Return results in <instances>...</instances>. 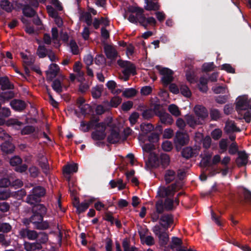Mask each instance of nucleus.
<instances>
[{
	"label": "nucleus",
	"instance_id": "1",
	"mask_svg": "<svg viewBox=\"0 0 251 251\" xmlns=\"http://www.w3.org/2000/svg\"><path fill=\"white\" fill-rule=\"evenodd\" d=\"M129 12L136 13V15L139 16L140 25L143 26L145 29L148 28V25H155L156 21L153 17L146 18L144 14V10L139 7L130 6L128 8Z\"/></svg>",
	"mask_w": 251,
	"mask_h": 251
},
{
	"label": "nucleus",
	"instance_id": "2",
	"mask_svg": "<svg viewBox=\"0 0 251 251\" xmlns=\"http://www.w3.org/2000/svg\"><path fill=\"white\" fill-rule=\"evenodd\" d=\"M44 216L32 213L29 219L24 220V223L28 226L30 223L34 225V228L39 230H45L49 228V223L47 221H43Z\"/></svg>",
	"mask_w": 251,
	"mask_h": 251
},
{
	"label": "nucleus",
	"instance_id": "3",
	"mask_svg": "<svg viewBox=\"0 0 251 251\" xmlns=\"http://www.w3.org/2000/svg\"><path fill=\"white\" fill-rule=\"evenodd\" d=\"M45 194L46 189L43 187H34L32 189L31 193L27 196L26 201L30 204H35L41 201V198L44 197Z\"/></svg>",
	"mask_w": 251,
	"mask_h": 251
},
{
	"label": "nucleus",
	"instance_id": "4",
	"mask_svg": "<svg viewBox=\"0 0 251 251\" xmlns=\"http://www.w3.org/2000/svg\"><path fill=\"white\" fill-rule=\"evenodd\" d=\"M156 67L158 69L160 74L162 75L161 79L162 84L164 87H167L174 80L173 77L174 72L168 68H163L159 69V66Z\"/></svg>",
	"mask_w": 251,
	"mask_h": 251
},
{
	"label": "nucleus",
	"instance_id": "5",
	"mask_svg": "<svg viewBox=\"0 0 251 251\" xmlns=\"http://www.w3.org/2000/svg\"><path fill=\"white\" fill-rule=\"evenodd\" d=\"M117 64L121 68H124L122 71L123 75H136L135 66L131 62L120 59L117 61Z\"/></svg>",
	"mask_w": 251,
	"mask_h": 251
},
{
	"label": "nucleus",
	"instance_id": "6",
	"mask_svg": "<svg viewBox=\"0 0 251 251\" xmlns=\"http://www.w3.org/2000/svg\"><path fill=\"white\" fill-rule=\"evenodd\" d=\"M165 210L166 209L163 201L162 200H158L155 204V209L151 214V221L153 222H157L159 219L160 215L164 214Z\"/></svg>",
	"mask_w": 251,
	"mask_h": 251
},
{
	"label": "nucleus",
	"instance_id": "7",
	"mask_svg": "<svg viewBox=\"0 0 251 251\" xmlns=\"http://www.w3.org/2000/svg\"><path fill=\"white\" fill-rule=\"evenodd\" d=\"M188 141L189 136L187 133L179 131H177L176 133L174 142L177 149L178 148H181L182 146L186 145Z\"/></svg>",
	"mask_w": 251,
	"mask_h": 251
},
{
	"label": "nucleus",
	"instance_id": "8",
	"mask_svg": "<svg viewBox=\"0 0 251 251\" xmlns=\"http://www.w3.org/2000/svg\"><path fill=\"white\" fill-rule=\"evenodd\" d=\"M177 187L176 183L172 184L168 187H160L158 190L157 194L161 198H165L169 196H173Z\"/></svg>",
	"mask_w": 251,
	"mask_h": 251
},
{
	"label": "nucleus",
	"instance_id": "9",
	"mask_svg": "<svg viewBox=\"0 0 251 251\" xmlns=\"http://www.w3.org/2000/svg\"><path fill=\"white\" fill-rule=\"evenodd\" d=\"M160 225L166 230L174 223V216L171 214L165 213L159 216Z\"/></svg>",
	"mask_w": 251,
	"mask_h": 251
},
{
	"label": "nucleus",
	"instance_id": "10",
	"mask_svg": "<svg viewBox=\"0 0 251 251\" xmlns=\"http://www.w3.org/2000/svg\"><path fill=\"white\" fill-rule=\"evenodd\" d=\"M49 70L46 72L47 80L51 81L57 76L59 71V67L57 64L52 63L49 66Z\"/></svg>",
	"mask_w": 251,
	"mask_h": 251
},
{
	"label": "nucleus",
	"instance_id": "11",
	"mask_svg": "<svg viewBox=\"0 0 251 251\" xmlns=\"http://www.w3.org/2000/svg\"><path fill=\"white\" fill-rule=\"evenodd\" d=\"M146 165L150 168L159 167L160 166L159 156L155 153H150Z\"/></svg>",
	"mask_w": 251,
	"mask_h": 251
},
{
	"label": "nucleus",
	"instance_id": "12",
	"mask_svg": "<svg viewBox=\"0 0 251 251\" xmlns=\"http://www.w3.org/2000/svg\"><path fill=\"white\" fill-rule=\"evenodd\" d=\"M10 105L13 110L18 112L23 111L27 105L25 101L19 99L12 100L10 102Z\"/></svg>",
	"mask_w": 251,
	"mask_h": 251
},
{
	"label": "nucleus",
	"instance_id": "13",
	"mask_svg": "<svg viewBox=\"0 0 251 251\" xmlns=\"http://www.w3.org/2000/svg\"><path fill=\"white\" fill-rule=\"evenodd\" d=\"M249 107V100L245 97H240L236 103V110L237 111L245 110Z\"/></svg>",
	"mask_w": 251,
	"mask_h": 251
},
{
	"label": "nucleus",
	"instance_id": "14",
	"mask_svg": "<svg viewBox=\"0 0 251 251\" xmlns=\"http://www.w3.org/2000/svg\"><path fill=\"white\" fill-rule=\"evenodd\" d=\"M26 226V228H22L20 232L21 236L23 238H27L30 240H35L38 237V233L35 230L29 229V227Z\"/></svg>",
	"mask_w": 251,
	"mask_h": 251
},
{
	"label": "nucleus",
	"instance_id": "15",
	"mask_svg": "<svg viewBox=\"0 0 251 251\" xmlns=\"http://www.w3.org/2000/svg\"><path fill=\"white\" fill-rule=\"evenodd\" d=\"M104 51L107 58L111 60H115L118 56V52L115 49L110 45L104 46Z\"/></svg>",
	"mask_w": 251,
	"mask_h": 251
},
{
	"label": "nucleus",
	"instance_id": "16",
	"mask_svg": "<svg viewBox=\"0 0 251 251\" xmlns=\"http://www.w3.org/2000/svg\"><path fill=\"white\" fill-rule=\"evenodd\" d=\"M195 113L199 120H204L208 116V112L207 109L200 105L195 106L194 108Z\"/></svg>",
	"mask_w": 251,
	"mask_h": 251
},
{
	"label": "nucleus",
	"instance_id": "17",
	"mask_svg": "<svg viewBox=\"0 0 251 251\" xmlns=\"http://www.w3.org/2000/svg\"><path fill=\"white\" fill-rule=\"evenodd\" d=\"M1 150L4 154H11L14 153L15 146L9 141H5L0 145Z\"/></svg>",
	"mask_w": 251,
	"mask_h": 251
},
{
	"label": "nucleus",
	"instance_id": "18",
	"mask_svg": "<svg viewBox=\"0 0 251 251\" xmlns=\"http://www.w3.org/2000/svg\"><path fill=\"white\" fill-rule=\"evenodd\" d=\"M19 4L22 8V12L25 16L31 18L36 14L35 10L29 4L23 3Z\"/></svg>",
	"mask_w": 251,
	"mask_h": 251
},
{
	"label": "nucleus",
	"instance_id": "19",
	"mask_svg": "<svg viewBox=\"0 0 251 251\" xmlns=\"http://www.w3.org/2000/svg\"><path fill=\"white\" fill-rule=\"evenodd\" d=\"M239 156L236 160V163L238 167H242L246 165L248 163V156L245 151H238Z\"/></svg>",
	"mask_w": 251,
	"mask_h": 251
},
{
	"label": "nucleus",
	"instance_id": "20",
	"mask_svg": "<svg viewBox=\"0 0 251 251\" xmlns=\"http://www.w3.org/2000/svg\"><path fill=\"white\" fill-rule=\"evenodd\" d=\"M121 138L119 132L116 129H112L110 131V134L107 137V141L108 143L112 144L117 143Z\"/></svg>",
	"mask_w": 251,
	"mask_h": 251
},
{
	"label": "nucleus",
	"instance_id": "21",
	"mask_svg": "<svg viewBox=\"0 0 251 251\" xmlns=\"http://www.w3.org/2000/svg\"><path fill=\"white\" fill-rule=\"evenodd\" d=\"M75 203H74V206L76 208V211L78 214L84 212L89 207L90 203H79V201L77 198L75 199Z\"/></svg>",
	"mask_w": 251,
	"mask_h": 251
},
{
	"label": "nucleus",
	"instance_id": "22",
	"mask_svg": "<svg viewBox=\"0 0 251 251\" xmlns=\"http://www.w3.org/2000/svg\"><path fill=\"white\" fill-rule=\"evenodd\" d=\"M47 208L43 204H35L32 209V213H35L36 214L41 215V216H45L47 214Z\"/></svg>",
	"mask_w": 251,
	"mask_h": 251
},
{
	"label": "nucleus",
	"instance_id": "23",
	"mask_svg": "<svg viewBox=\"0 0 251 251\" xmlns=\"http://www.w3.org/2000/svg\"><path fill=\"white\" fill-rule=\"evenodd\" d=\"M146 5L144 9L148 11H157L160 9L158 1L145 0Z\"/></svg>",
	"mask_w": 251,
	"mask_h": 251
},
{
	"label": "nucleus",
	"instance_id": "24",
	"mask_svg": "<svg viewBox=\"0 0 251 251\" xmlns=\"http://www.w3.org/2000/svg\"><path fill=\"white\" fill-rule=\"evenodd\" d=\"M0 85L2 90H11L14 88V85L9 81L7 76L0 77Z\"/></svg>",
	"mask_w": 251,
	"mask_h": 251
},
{
	"label": "nucleus",
	"instance_id": "25",
	"mask_svg": "<svg viewBox=\"0 0 251 251\" xmlns=\"http://www.w3.org/2000/svg\"><path fill=\"white\" fill-rule=\"evenodd\" d=\"M181 155L186 159H188L194 156L196 154L195 150L191 147H186L183 149L181 152Z\"/></svg>",
	"mask_w": 251,
	"mask_h": 251
},
{
	"label": "nucleus",
	"instance_id": "26",
	"mask_svg": "<svg viewBox=\"0 0 251 251\" xmlns=\"http://www.w3.org/2000/svg\"><path fill=\"white\" fill-rule=\"evenodd\" d=\"M162 124L171 125L173 123V119L172 116L165 111L158 117Z\"/></svg>",
	"mask_w": 251,
	"mask_h": 251
},
{
	"label": "nucleus",
	"instance_id": "27",
	"mask_svg": "<svg viewBox=\"0 0 251 251\" xmlns=\"http://www.w3.org/2000/svg\"><path fill=\"white\" fill-rule=\"evenodd\" d=\"M186 120L187 124L190 127L193 128L197 125L202 124L200 120H199V118L195 117L192 115L186 116Z\"/></svg>",
	"mask_w": 251,
	"mask_h": 251
},
{
	"label": "nucleus",
	"instance_id": "28",
	"mask_svg": "<svg viewBox=\"0 0 251 251\" xmlns=\"http://www.w3.org/2000/svg\"><path fill=\"white\" fill-rule=\"evenodd\" d=\"M100 121V118L98 117H96L95 116H92L91 117L90 121L87 123V126L85 129H83L84 132H88L90 129H95L96 128V125L97 123L99 122Z\"/></svg>",
	"mask_w": 251,
	"mask_h": 251
},
{
	"label": "nucleus",
	"instance_id": "29",
	"mask_svg": "<svg viewBox=\"0 0 251 251\" xmlns=\"http://www.w3.org/2000/svg\"><path fill=\"white\" fill-rule=\"evenodd\" d=\"M122 99L119 97H114L112 98L110 101L104 100L103 103L108 106L112 107H117L121 102Z\"/></svg>",
	"mask_w": 251,
	"mask_h": 251
},
{
	"label": "nucleus",
	"instance_id": "30",
	"mask_svg": "<svg viewBox=\"0 0 251 251\" xmlns=\"http://www.w3.org/2000/svg\"><path fill=\"white\" fill-rule=\"evenodd\" d=\"M78 170V165L76 163L68 164L65 166L63 168V173L67 175H70L73 173L77 172Z\"/></svg>",
	"mask_w": 251,
	"mask_h": 251
},
{
	"label": "nucleus",
	"instance_id": "31",
	"mask_svg": "<svg viewBox=\"0 0 251 251\" xmlns=\"http://www.w3.org/2000/svg\"><path fill=\"white\" fill-rule=\"evenodd\" d=\"M160 165L164 169L166 168L170 164V158L166 153H161L159 155Z\"/></svg>",
	"mask_w": 251,
	"mask_h": 251
},
{
	"label": "nucleus",
	"instance_id": "32",
	"mask_svg": "<svg viewBox=\"0 0 251 251\" xmlns=\"http://www.w3.org/2000/svg\"><path fill=\"white\" fill-rule=\"evenodd\" d=\"M92 138L96 141H101L103 140L106 136L105 132L96 129L93 131L91 134Z\"/></svg>",
	"mask_w": 251,
	"mask_h": 251
},
{
	"label": "nucleus",
	"instance_id": "33",
	"mask_svg": "<svg viewBox=\"0 0 251 251\" xmlns=\"http://www.w3.org/2000/svg\"><path fill=\"white\" fill-rule=\"evenodd\" d=\"M39 165L42 168L43 172L48 174L49 171V165L46 157H42L39 161Z\"/></svg>",
	"mask_w": 251,
	"mask_h": 251
},
{
	"label": "nucleus",
	"instance_id": "34",
	"mask_svg": "<svg viewBox=\"0 0 251 251\" xmlns=\"http://www.w3.org/2000/svg\"><path fill=\"white\" fill-rule=\"evenodd\" d=\"M151 109H152V110L153 111V114L154 116L155 115L157 117H159L165 112L162 105L159 103L152 104Z\"/></svg>",
	"mask_w": 251,
	"mask_h": 251
},
{
	"label": "nucleus",
	"instance_id": "35",
	"mask_svg": "<svg viewBox=\"0 0 251 251\" xmlns=\"http://www.w3.org/2000/svg\"><path fill=\"white\" fill-rule=\"evenodd\" d=\"M176 173L172 170H168L166 171L164 178L167 184L172 182L175 178Z\"/></svg>",
	"mask_w": 251,
	"mask_h": 251
},
{
	"label": "nucleus",
	"instance_id": "36",
	"mask_svg": "<svg viewBox=\"0 0 251 251\" xmlns=\"http://www.w3.org/2000/svg\"><path fill=\"white\" fill-rule=\"evenodd\" d=\"M51 87L53 90L58 94L62 93L63 91L61 82L58 78H56L53 81Z\"/></svg>",
	"mask_w": 251,
	"mask_h": 251
},
{
	"label": "nucleus",
	"instance_id": "37",
	"mask_svg": "<svg viewBox=\"0 0 251 251\" xmlns=\"http://www.w3.org/2000/svg\"><path fill=\"white\" fill-rule=\"evenodd\" d=\"M49 50L47 49L44 45H39L37 48L36 53L39 58H44L47 56Z\"/></svg>",
	"mask_w": 251,
	"mask_h": 251
},
{
	"label": "nucleus",
	"instance_id": "38",
	"mask_svg": "<svg viewBox=\"0 0 251 251\" xmlns=\"http://www.w3.org/2000/svg\"><path fill=\"white\" fill-rule=\"evenodd\" d=\"M168 109L171 114L176 117H178L181 115V112L179 110L178 107L175 104H171L169 105Z\"/></svg>",
	"mask_w": 251,
	"mask_h": 251
},
{
	"label": "nucleus",
	"instance_id": "39",
	"mask_svg": "<svg viewBox=\"0 0 251 251\" xmlns=\"http://www.w3.org/2000/svg\"><path fill=\"white\" fill-rule=\"evenodd\" d=\"M0 5L1 8L7 12H10L13 9L12 5L8 0H2L0 1Z\"/></svg>",
	"mask_w": 251,
	"mask_h": 251
},
{
	"label": "nucleus",
	"instance_id": "40",
	"mask_svg": "<svg viewBox=\"0 0 251 251\" xmlns=\"http://www.w3.org/2000/svg\"><path fill=\"white\" fill-rule=\"evenodd\" d=\"M209 114L212 120L217 121L221 118V113L220 111L217 109H211Z\"/></svg>",
	"mask_w": 251,
	"mask_h": 251
},
{
	"label": "nucleus",
	"instance_id": "41",
	"mask_svg": "<svg viewBox=\"0 0 251 251\" xmlns=\"http://www.w3.org/2000/svg\"><path fill=\"white\" fill-rule=\"evenodd\" d=\"M141 130L144 134H148L153 129V126L151 124L142 123L140 125Z\"/></svg>",
	"mask_w": 251,
	"mask_h": 251
},
{
	"label": "nucleus",
	"instance_id": "42",
	"mask_svg": "<svg viewBox=\"0 0 251 251\" xmlns=\"http://www.w3.org/2000/svg\"><path fill=\"white\" fill-rule=\"evenodd\" d=\"M37 241L42 244H45L48 241V235L44 232H40L38 233V237L36 239Z\"/></svg>",
	"mask_w": 251,
	"mask_h": 251
},
{
	"label": "nucleus",
	"instance_id": "43",
	"mask_svg": "<svg viewBox=\"0 0 251 251\" xmlns=\"http://www.w3.org/2000/svg\"><path fill=\"white\" fill-rule=\"evenodd\" d=\"M158 237L161 246H165L167 244L169 240V235L165 231L162 232L161 233L159 234Z\"/></svg>",
	"mask_w": 251,
	"mask_h": 251
},
{
	"label": "nucleus",
	"instance_id": "44",
	"mask_svg": "<svg viewBox=\"0 0 251 251\" xmlns=\"http://www.w3.org/2000/svg\"><path fill=\"white\" fill-rule=\"evenodd\" d=\"M182 244V240L176 237H173L172 238L171 244L169 245V247L171 249H174L176 247H180Z\"/></svg>",
	"mask_w": 251,
	"mask_h": 251
},
{
	"label": "nucleus",
	"instance_id": "45",
	"mask_svg": "<svg viewBox=\"0 0 251 251\" xmlns=\"http://www.w3.org/2000/svg\"><path fill=\"white\" fill-rule=\"evenodd\" d=\"M14 93L13 91H10L2 93L0 95V100H9L14 97Z\"/></svg>",
	"mask_w": 251,
	"mask_h": 251
},
{
	"label": "nucleus",
	"instance_id": "46",
	"mask_svg": "<svg viewBox=\"0 0 251 251\" xmlns=\"http://www.w3.org/2000/svg\"><path fill=\"white\" fill-rule=\"evenodd\" d=\"M10 164L12 166L17 167L22 163V159L18 155H15L10 159Z\"/></svg>",
	"mask_w": 251,
	"mask_h": 251
},
{
	"label": "nucleus",
	"instance_id": "47",
	"mask_svg": "<svg viewBox=\"0 0 251 251\" xmlns=\"http://www.w3.org/2000/svg\"><path fill=\"white\" fill-rule=\"evenodd\" d=\"M137 91L132 88L126 89L123 93V96L126 98H131L135 96Z\"/></svg>",
	"mask_w": 251,
	"mask_h": 251
},
{
	"label": "nucleus",
	"instance_id": "48",
	"mask_svg": "<svg viewBox=\"0 0 251 251\" xmlns=\"http://www.w3.org/2000/svg\"><path fill=\"white\" fill-rule=\"evenodd\" d=\"M164 202V205L166 211H170L174 208V200L172 199L167 198Z\"/></svg>",
	"mask_w": 251,
	"mask_h": 251
},
{
	"label": "nucleus",
	"instance_id": "49",
	"mask_svg": "<svg viewBox=\"0 0 251 251\" xmlns=\"http://www.w3.org/2000/svg\"><path fill=\"white\" fill-rule=\"evenodd\" d=\"M35 128L32 126H26L21 131L22 135H28L34 132Z\"/></svg>",
	"mask_w": 251,
	"mask_h": 251
},
{
	"label": "nucleus",
	"instance_id": "50",
	"mask_svg": "<svg viewBox=\"0 0 251 251\" xmlns=\"http://www.w3.org/2000/svg\"><path fill=\"white\" fill-rule=\"evenodd\" d=\"M153 111L152 109L149 108L144 110L142 113V116L144 119L149 120L153 117Z\"/></svg>",
	"mask_w": 251,
	"mask_h": 251
},
{
	"label": "nucleus",
	"instance_id": "51",
	"mask_svg": "<svg viewBox=\"0 0 251 251\" xmlns=\"http://www.w3.org/2000/svg\"><path fill=\"white\" fill-rule=\"evenodd\" d=\"M10 196L8 188H0V200H6Z\"/></svg>",
	"mask_w": 251,
	"mask_h": 251
},
{
	"label": "nucleus",
	"instance_id": "52",
	"mask_svg": "<svg viewBox=\"0 0 251 251\" xmlns=\"http://www.w3.org/2000/svg\"><path fill=\"white\" fill-rule=\"evenodd\" d=\"M226 130L227 133H230L231 132H239L240 131V129L239 127H237L234 124V123H232L231 124H226Z\"/></svg>",
	"mask_w": 251,
	"mask_h": 251
},
{
	"label": "nucleus",
	"instance_id": "53",
	"mask_svg": "<svg viewBox=\"0 0 251 251\" xmlns=\"http://www.w3.org/2000/svg\"><path fill=\"white\" fill-rule=\"evenodd\" d=\"M11 226L7 223H3L0 224V232L7 233L11 230Z\"/></svg>",
	"mask_w": 251,
	"mask_h": 251
},
{
	"label": "nucleus",
	"instance_id": "54",
	"mask_svg": "<svg viewBox=\"0 0 251 251\" xmlns=\"http://www.w3.org/2000/svg\"><path fill=\"white\" fill-rule=\"evenodd\" d=\"M237 152L238 153V148L236 142H232L229 146L228 153L231 155H234Z\"/></svg>",
	"mask_w": 251,
	"mask_h": 251
},
{
	"label": "nucleus",
	"instance_id": "55",
	"mask_svg": "<svg viewBox=\"0 0 251 251\" xmlns=\"http://www.w3.org/2000/svg\"><path fill=\"white\" fill-rule=\"evenodd\" d=\"M95 62L97 65H103L106 63V59L103 55L98 54L95 57Z\"/></svg>",
	"mask_w": 251,
	"mask_h": 251
},
{
	"label": "nucleus",
	"instance_id": "56",
	"mask_svg": "<svg viewBox=\"0 0 251 251\" xmlns=\"http://www.w3.org/2000/svg\"><path fill=\"white\" fill-rule=\"evenodd\" d=\"M202 67L203 72H208L212 71L215 68V65L213 62L205 63Z\"/></svg>",
	"mask_w": 251,
	"mask_h": 251
},
{
	"label": "nucleus",
	"instance_id": "57",
	"mask_svg": "<svg viewBox=\"0 0 251 251\" xmlns=\"http://www.w3.org/2000/svg\"><path fill=\"white\" fill-rule=\"evenodd\" d=\"M139 115L138 112H134L129 117L128 120L131 126L136 124L138 119L139 118Z\"/></svg>",
	"mask_w": 251,
	"mask_h": 251
},
{
	"label": "nucleus",
	"instance_id": "58",
	"mask_svg": "<svg viewBox=\"0 0 251 251\" xmlns=\"http://www.w3.org/2000/svg\"><path fill=\"white\" fill-rule=\"evenodd\" d=\"M11 115L10 109L8 107L0 108V116L7 118Z\"/></svg>",
	"mask_w": 251,
	"mask_h": 251
},
{
	"label": "nucleus",
	"instance_id": "59",
	"mask_svg": "<svg viewBox=\"0 0 251 251\" xmlns=\"http://www.w3.org/2000/svg\"><path fill=\"white\" fill-rule=\"evenodd\" d=\"M180 91L181 94L185 97H189L191 95L189 88L186 85H181L180 87Z\"/></svg>",
	"mask_w": 251,
	"mask_h": 251
},
{
	"label": "nucleus",
	"instance_id": "60",
	"mask_svg": "<svg viewBox=\"0 0 251 251\" xmlns=\"http://www.w3.org/2000/svg\"><path fill=\"white\" fill-rule=\"evenodd\" d=\"M113 213L111 211H108L105 213L104 217L103 219L105 221L110 223L111 225H113L114 223V218L113 216Z\"/></svg>",
	"mask_w": 251,
	"mask_h": 251
},
{
	"label": "nucleus",
	"instance_id": "61",
	"mask_svg": "<svg viewBox=\"0 0 251 251\" xmlns=\"http://www.w3.org/2000/svg\"><path fill=\"white\" fill-rule=\"evenodd\" d=\"M159 139V134L155 132L151 133L148 136V141L152 143L157 142Z\"/></svg>",
	"mask_w": 251,
	"mask_h": 251
},
{
	"label": "nucleus",
	"instance_id": "62",
	"mask_svg": "<svg viewBox=\"0 0 251 251\" xmlns=\"http://www.w3.org/2000/svg\"><path fill=\"white\" fill-rule=\"evenodd\" d=\"M221 70H225L228 73H235V69L229 64H224L221 66Z\"/></svg>",
	"mask_w": 251,
	"mask_h": 251
},
{
	"label": "nucleus",
	"instance_id": "63",
	"mask_svg": "<svg viewBox=\"0 0 251 251\" xmlns=\"http://www.w3.org/2000/svg\"><path fill=\"white\" fill-rule=\"evenodd\" d=\"M80 109L81 113L83 115H86L87 113V111L90 112L92 110V107L88 104H84L81 106H78Z\"/></svg>",
	"mask_w": 251,
	"mask_h": 251
},
{
	"label": "nucleus",
	"instance_id": "64",
	"mask_svg": "<svg viewBox=\"0 0 251 251\" xmlns=\"http://www.w3.org/2000/svg\"><path fill=\"white\" fill-rule=\"evenodd\" d=\"M222 135V131L219 128L214 129L211 133L212 138L216 140L219 139Z\"/></svg>",
	"mask_w": 251,
	"mask_h": 251
}]
</instances>
